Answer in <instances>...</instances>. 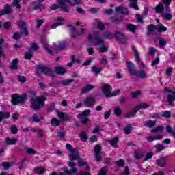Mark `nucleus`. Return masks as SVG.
<instances>
[{"mask_svg": "<svg viewBox=\"0 0 175 175\" xmlns=\"http://www.w3.org/2000/svg\"><path fill=\"white\" fill-rule=\"evenodd\" d=\"M154 31H157V32L162 33V32H166L167 31V27L166 26H164L162 23H160L157 25L154 26Z\"/></svg>", "mask_w": 175, "mask_h": 175, "instance_id": "obj_18", "label": "nucleus"}, {"mask_svg": "<svg viewBox=\"0 0 175 175\" xmlns=\"http://www.w3.org/2000/svg\"><path fill=\"white\" fill-rule=\"evenodd\" d=\"M127 64L129 72L132 75V76H136L137 77H139V79H147L148 76L145 70H136V68H135V65H133L132 62H128Z\"/></svg>", "mask_w": 175, "mask_h": 175, "instance_id": "obj_1", "label": "nucleus"}, {"mask_svg": "<svg viewBox=\"0 0 175 175\" xmlns=\"http://www.w3.org/2000/svg\"><path fill=\"white\" fill-rule=\"evenodd\" d=\"M25 152L27 154H29V155H36V150H33L32 148H26L25 149Z\"/></svg>", "mask_w": 175, "mask_h": 175, "instance_id": "obj_38", "label": "nucleus"}, {"mask_svg": "<svg viewBox=\"0 0 175 175\" xmlns=\"http://www.w3.org/2000/svg\"><path fill=\"white\" fill-rule=\"evenodd\" d=\"M81 139L82 142H85L87 140V133L82 131L80 134Z\"/></svg>", "mask_w": 175, "mask_h": 175, "instance_id": "obj_57", "label": "nucleus"}, {"mask_svg": "<svg viewBox=\"0 0 175 175\" xmlns=\"http://www.w3.org/2000/svg\"><path fill=\"white\" fill-rule=\"evenodd\" d=\"M156 163L157 166H159V167H165V166L167 165L166 157L163 156L160 157L159 159L156 160Z\"/></svg>", "mask_w": 175, "mask_h": 175, "instance_id": "obj_17", "label": "nucleus"}, {"mask_svg": "<svg viewBox=\"0 0 175 175\" xmlns=\"http://www.w3.org/2000/svg\"><path fill=\"white\" fill-rule=\"evenodd\" d=\"M91 70L94 75H99L100 72H102V68L97 66H94L91 68Z\"/></svg>", "mask_w": 175, "mask_h": 175, "instance_id": "obj_33", "label": "nucleus"}, {"mask_svg": "<svg viewBox=\"0 0 175 175\" xmlns=\"http://www.w3.org/2000/svg\"><path fill=\"white\" fill-rule=\"evenodd\" d=\"M0 166H3V167H4L5 170H8V169H9V167H10V166H12V164H10V163H8V162H3Z\"/></svg>", "mask_w": 175, "mask_h": 175, "instance_id": "obj_53", "label": "nucleus"}, {"mask_svg": "<svg viewBox=\"0 0 175 175\" xmlns=\"http://www.w3.org/2000/svg\"><path fill=\"white\" fill-rule=\"evenodd\" d=\"M118 143V137H116L110 141V144H111L113 147H116Z\"/></svg>", "mask_w": 175, "mask_h": 175, "instance_id": "obj_52", "label": "nucleus"}, {"mask_svg": "<svg viewBox=\"0 0 175 175\" xmlns=\"http://www.w3.org/2000/svg\"><path fill=\"white\" fill-rule=\"evenodd\" d=\"M69 159L70 161H78L79 167H81V166H87V162L80 161L81 159L80 158L79 152L70 154Z\"/></svg>", "mask_w": 175, "mask_h": 175, "instance_id": "obj_11", "label": "nucleus"}, {"mask_svg": "<svg viewBox=\"0 0 175 175\" xmlns=\"http://www.w3.org/2000/svg\"><path fill=\"white\" fill-rule=\"evenodd\" d=\"M111 87L109 85H104L102 86V90L106 98H111L120 94V90H116L111 92Z\"/></svg>", "mask_w": 175, "mask_h": 175, "instance_id": "obj_6", "label": "nucleus"}, {"mask_svg": "<svg viewBox=\"0 0 175 175\" xmlns=\"http://www.w3.org/2000/svg\"><path fill=\"white\" fill-rule=\"evenodd\" d=\"M88 40L90 43H94V46H105V42H103V39L100 36V32L96 31L92 35H89Z\"/></svg>", "mask_w": 175, "mask_h": 175, "instance_id": "obj_3", "label": "nucleus"}, {"mask_svg": "<svg viewBox=\"0 0 175 175\" xmlns=\"http://www.w3.org/2000/svg\"><path fill=\"white\" fill-rule=\"evenodd\" d=\"M67 27H69L70 28V33L72 38H77V36H80V33H79V31L76 29L72 25H68Z\"/></svg>", "mask_w": 175, "mask_h": 175, "instance_id": "obj_20", "label": "nucleus"}, {"mask_svg": "<svg viewBox=\"0 0 175 175\" xmlns=\"http://www.w3.org/2000/svg\"><path fill=\"white\" fill-rule=\"evenodd\" d=\"M66 47V42H62L59 43L58 45L53 44L52 49H49L47 45H44V49L49 53V54H51V55H55L56 54H58V51H61V50H64Z\"/></svg>", "mask_w": 175, "mask_h": 175, "instance_id": "obj_2", "label": "nucleus"}, {"mask_svg": "<svg viewBox=\"0 0 175 175\" xmlns=\"http://www.w3.org/2000/svg\"><path fill=\"white\" fill-rule=\"evenodd\" d=\"M55 72L57 75H65L66 73V69L62 66H57L55 68Z\"/></svg>", "mask_w": 175, "mask_h": 175, "instance_id": "obj_26", "label": "nucleus"}, {"mask_svg": "<svg viewBox=\"0 0 175 175\" xmlns=\"http://www.w3.org/2000/svg\"><path fill=\"white\" fill-rule=\"evenodd\" d=\"M126 28L127 31H129V32H132L133 33L136 32V25L131 24V23H127L126 25Z\"/></svg>", "mask_w": 175, "mask_h": 175, "instance_id": "obj_30", "label": "nucleus"}, {"mask_svg": "<svg viewBox=\"0 0 175 175\" xmlns=\"http://www.w3.org/2000/svg\"><path fill=\"white\" fill-rule=\"evenodd\" d=\"M74 81H75L74 79L62 81L57 82V85H58L59 87H61V85H64V87H66V85H69L70 83H73Z\"/></svg>", "mask_w": 175, "mask_h": 175, "instance_id": "obj_25", "label": "nucleus"}, {"mask_svg": "<svg viewBox=\"0 0 175 175\" xmlns=\"http://www.w3.org/2000/svg\"><path fill=\"white\" fill-rule=\"evenodd\" d=\"M171 116L172 112H170V111H165L161 115V116L165 117V118H170Z\"/></svg>", "mask_w": 175, "mask_h": 175, "instance_id": "obj_55", "label": "nucleus"}, {"mask_svg": "<svg viewBox=\"0 0 175 175\" xmlns=\"http://www.w3.org/2000/svg\"><path fill=\"white\" fill-rule=\"evenodd\" d=\"M31 107L34 109V110H39V109H42V107L44 106L46 97H44V96L36 97L31 99Z\"/></svg>", "mask_w": 175, "mask_h": 175, "instance_id": "obj_4", "label": "nucleus"}, {"mask_svg": "<svg viewBox=\"0 0 175 175\" xmlns=\"http://www.w3.org/2000/svg\"><path fill=\"white\" fill-rule=\"evenodd\" d=\"M166 43H167V41L165 39H160L159 41V44L161 47H165V46H166Z\"/></svg>", "mask_w": 175, "mask_h": 175, "instance_id": "obj_58", "label": "nucleus"}, {"mask_svg": "<svg viewBox=\"0 0 175 175\" xmlns=\"http://www.w3.org/2000/svg\"><path fill=\"white\" fill-rule=\"evenodd\" d=\"M94 88H95V86L88 84L81 90V93L87 94L88 92H90V91L94 90Z\"/></svg>", "mask_w": 175, "mask_h": 175, "instance_id": "obj_24", "label": "nucleus"}, {"mask_svg": "<svg viewBox=\"0 0 175 175\" xmlns=\"http://www.w3.org/2000/svg\"><path fill=\"white\" fill-rule=\"evenodd\" d=\"M136 113H137V111L136 110V108H134L133 111L125 114L124 117L126 118H131V117H133V116H135V114H136Z\"/></svg>", "mask_w": 175, "mask_h": 175, "instance_id": "obj_40", "label": "nucleus"}, {"mask_svg": "<svg viewBox=\"0 0 175 175\" xmlns=\"http://www.w3.org/2000/svg\"><path fill=\"white\" fill-rule=\"evenodd\" d=\"M131 132H132V125L128 124L125 126V128L124 129V133L126 135H129L131 133Z\"/></svg>", "mask_w": 175, "mask_h": 175, "instance_id": "obj_41", "label": "nucleus"}, {"mask_svg": "<svg viewBox=\"0 0 175 175\" xmlns=\"http://www.w3.org/2000/svg\"><path fill=\"white\" fill-rule=\"evenodd\" d=\"M68 3L70 5V6H76V5H80V3H81V0H74L73 3H72L70 0H68Z\"/></svg>", "mask_w": 175, "mask_h": 175, "instance_id": "obj_51", "label": "nucleus"}, {"mask_svg": "<svg viewBox=\"0 0 175 175\" xmlns=\"http://www.w3.org/2000/svg\"><path fill=\"white\" fill-rule=\"evenodd\" d=\"M38 49H39V46H38V44L36 43H33L31 46L30 49H29V51H36V50H38Z\"/></svg>", "mask_w": 175, "mask_h": 175, "instance_id": "obj_50", "label": "nucleus"}, {"mask_svg": "<svg viewBox=\"0 0 175 175\" xmlns=\"http://www.w3.org/2000/svg\"><path fill=\"white\" fill-rule=\"evenodd\" d=\"M96 103V99H95V97L92 96L86 98L83 101V103L86 107H92Z\"/></svg>", "mask_w": 175, "mask_h": 175, "instance_id": "obj_15", "label": "nucleus"}, {"mask_svg": "<svg viewBox=\"0 0 175 175\" xmlns=\"http://www.w3.org/2000/svg\"><path fill=\"white\" fill-rule=\"evenodd\" d=\"M67 165L71 167L70 170H66L64 172H60L58 175H72V173H76L77 169L76 168V164L72 161L67 162Z\"/></svg>", "mask_w": 175, "mask_h": 175, "instance_id": "obj_10", "label": "nucleus"}, {"mask_svg": "<svg viewBox=\"0 0 175 175\" xmlns=\"http://www.w3.org/2000/svg\"><path fill=\"white\" fill-rule=\"evenodd\" d=\"M17 79L20 83H25L27 81V79L24 76L18 75Z\"/></svg>", "mask_w": 175, "mask_h": 175, "instance_id": "obj_59", "label": "nucleus"}, {"mask_svg": "<svg viewBox=\"0 0 175 175\" xmlns=\"http://www.w3.org/2000/svg\"><path fill=\"white\" fill-rule=\"evenodd\" d=\"M27 94H23L21 95H18V94H14L11 96V103L13 106H17L19 103L22 104L27 100Z\"/></svg>", "mask_w": 175, "mask_h": 175, "instance_id": "obj_5", "label": "nucleus"}, {"mask_svg": "<svg viewBox=\"0 0 175 175\" xmlns=\"http://www.w3.org/2000/svg\"><path fill=\"white\" fill-rule=\"evenodd\" d=\"M10 69H12V70H17V69H18V59L12 60Z\"/></svg>", "mask_w": 175, "mask_h": 175, "instance_id": "obj_28", "label": "nucleus"}, {"mask_svg": "<svg viewBox=\"0 0 175 175\" xmlns=\"http://www.w3.org/2000/svg\"><path fill=\"white\" fill-rule=\"evenodd\" d=\"M113 113H114L115 116H117L118 117L119 116H121V114H122V110L121 109V108L120 107H116L113 109Z\"/></svg>", "mask_w": 175, "mask_h": 175, "instance_id": "obj_42", "label": "nucleus"}, {"mask_svg": "<svg viewBox=\"0 0 175 175\" xmlns=\"http://www.w3.org/2000/svg\"><path fill=\"white\" fill-rule=\"evenodd\" d=\"M17 24L18 27L22 29L21 31V34L23 36H28V29H27V27L25 26V22L21 20L17 23Z\"/></svg>", "mask_w": 175, "mask_h": 175, "instance_id": "obj_14", "label": "nucleus"}, {"mask_svg": "<svg viewBox=\"0 0 175 175\" xmlns=\"http://www.w3.org/2000/svg\"><path fill=\"white\" fill-rule=\"evenodd\" d=\"M10 117V113L8 111H0V123L4 120H8Z\"/></svg>", "mask_w": 175, "mask_h": 175, "instance_id": "obj_22", "label": "nucleus"}, {"mask_svg": "<svg viewBox=\"0 0 175 175\" xmlns=\"http://www.w3.org/2000/svg\"><path fill=\"white\" fill-rule=\"evenodd\" d=\"M5 143L8 146H13V144H16V143H17V139L7 137L5 139Z\"/></svg>", "mask_w": 175, "mask_h": 175, "instance_id": "obj_36", "label": "nucleus"}, {"mask_svg": "<svg viewBox=\"0 0 175 175\" xmlns=\"http://www.w3.org/2000/svg\"><path fill=\"white\" fill-rule=\"evenodd\" d=\"M51 124H52L53 126H59L61 122L57 118H53L51 120Z\"/></svg>", "mask_w": 175, "mask_h": 175, "instance_id": "obj_47", "label": "nucleus"}, {"mask_svg": "<svg viewBox=\"0 0 175 175\" xmlns=\"http://www.w3.org/2000/svg\"><path fill=\"white\" fill-rule=\"evenodd\" d=\"M11 132L13 135H17L18 133V129L15 125L11 126Z\"/></svg>", "mask_w": 175, "mask_h": 175, "instance_id": "obj_54", "label": "nucleus"}, {"mask_svg": "<svg viewBox=\"0 0 175 175\" xmlns=\"http://www.w3.org/2000/svg\"><path fill=\"white\" fill-rule=\"evenodd\" d=\"M154 10L156 13H159V14H163V12H165V8L163 6V4L159 3V5L154 8Z\"/></svg>", "mask_w": 175, "mask_h": 175, "instance_id": "obj_23", "label": "nucleus"}, {"mask_svg": "<svg viewBox=\"0 0 175 175\" xmlns=\"http://www.w3.org/2000/svg\"><path fill=\"white\" fill-rule=\"evenodd\" d=\"M98 29L100 31H103L105 29V24L102 22H98L97 25Z\"/></svg>", "mask_w": 175, "mask_h": 175, "instance_id": "obj_63", "label": "nucleus"}, {"mask_svg": "<svg viewBox=\"0 0 175 175\" xmlns=\"http://www.w3.org/2000/svg\"><path fill=\"white\" fill-rule=\"evenodd\" d=\"M57 2L59 3V8L62 12L69 13V7L65 5L69 2V0H57Z\"/></svg>", "mask_w": 175, "mask_h": 175, "instance_id": "obj_13", "label": "nucleus"}, {"mask_svg": "<svg viewBox=\"0 0 175 175\" xmlns=\"http://www.w3.org/2000/svg\"><path fill=\"white\" fill-rule=\"evenodd\" d=\"M116 164L118 167H124L125 166V160L120 159L116 162Z\"/></svg>", "mask_w": 175, "mask_h": 175, "instance_id": "obj_48", "label": "nucleus"}, {"mask_svg": "<svg viewBox=\"0 0 175 175\" xmlns=\"http://www.w3.org/2000/svg\"><path fill=\"white\" fill-rule=\"evenodd\" d=\"M32 121H33V122H40L42 121V119L40 118H39V116L37 113H34L32 116L31 118Z\"/></svg>", "mask_w": 175, "mask_h": 175, "instance_id": "obj_43", "label": "nucleus"}, {"mask_svg": "<svg viewBox=\"0 0 175 175\" xmlns=\"http://www.w3.org/2000/svg\"><path fill=\"white\" fill-rule=\"evenodd\" d=\"M141 94H142V92L141 91H137V92H132L131 93V96L133 98H137V96H139Z\"/></svg>", "mask_w": 175, "mask_h": 175, "instance_id": "obj_64", "label": "nucleus"}, {"mask_svg": "<svg viewBox=\"0 0 175 175\" xmlns=\"http://www.w3.org/2000/svg\"><path fill=\"white\" fill-rule=\"evenodd\" d=\"M57 23H55L51 25L52 29H55L56 27H59V25H62V21H65V19L62 17H59L57 18Z\"/></svg>", "mask_w": 175, "mask_h": 175, "instance_id": "obj_27", "label": "nucleus"}, {"mask_svg": "<svg viewBox=\"0 0 175 175\" xmlns=\"http://www.w3.org/2000/svg\"><path fill=\"white\" fill-rule=\"evenodd\" d=\"M36 69H37V75H38V76H40L42 73H44V75H47L51 77H54V73H53V70H51V68L47 66L38 65L36 66Z\"/></svg>", "mask_w": 175, "mask_h": 175, "instance_id": "obj_7", "label": "nucleus"}, {"mask_svg": "<svg viewBox=\"0 0 175 175\" xmlns=\"http://www.w3.org/2000/svg\"><path fill=\"white\" fill-rule=\"evenodd\" d=\"M154 33V25L150 24L148 25L147 35L151 36Z\"/></svg>", "mask_w": 175, "mask_h": 175, "instance_id": "obj_37", "label": "nucleus"}, {"mask_svg": "<svg viewBox=\"0 0 175 175\" xmlns=\"http://www.w3.org/2000/svg\"><path fill=\"white\" fill-rule=\"evenodd\" d=\"M66 148L70 152H72V154H76V152H75V149L72 148V145H70V144H66Z\"/></svg>", "mask_w": 175, "mask_h": 175, "instance_id": "obj_56", "label": "nucleus"}, {"mask_svg": "<svg viewBox=\"0 0 175 175\" xmlns=\"http://www.w3.org/2000/svg\"><path fill=\"white\" fill-rule=\"evenodd\" d=\"M118 1H120V2H122V1H124V0H118ZM129 1L130 2H131L129 4L130 8H133L135 10H139V6H137V3H136V2H137V0H129Z\"/></svg>", "mask_w": 175, "mask_h": 175, "instance_id": "obj_29", "label": "nucleus"}, {"mask_svg": "<svg viewBox=\"0 0 175 175\" xmlns=\"http://www.w3.org/2000/svg\"><path fill=\"white\" fill-rule=\"evenodd\" d=\"M165 90L167 91V92H171V94H169L167 96V102L170 106H174V104L173 102L175 100V92H172V90L165 88Z\"/></svg>", "mask_w": 175, "mask_h": 175, "instance_id": "obj_16", "label": "nucleus"}, {"mask_svg": "<svg viewBox=\"0 0 175 175\" xmlns=\"http://www.w3.org/2000/svg\"><path fill=\"white\" fill-rule=\"evenodd\" d=\"M12 13V8L8 4L4 6V8L0 12V16H5V14H10Z\"/></svg>", "mask_w": 175, "mask_h": 175, "instance_id": "obj_19", "label": "nucleus"}, {"mask_svg": "<svg viewBox=\"0 0 175 175\" xmlns=\"http://www.w3.org/2000/svg\"><path fill=\"white\" fill-rule=\"evenodd\" d=\"M57 116H58V117H59V118L61 120H64V121H69V120H70V118H72V116H69V114L65 113L64 112H58Z\"/></svg>", "mask_w": 175, "mask_h": 175, "instance_id": "obj_21", "label": "nucleus"}, {"mask_svg": "<svg viewBox=\"0 0 175 175\" xmlns=\"http://www.w3.org/2000/svg\"><path fill=\"white\" fill-rule=\"evenodd\" d=\"M114 36L116 40L120 42V43H126V42H128V38L122 33V32L116 31Z\"/></svg>", "mask_w": 175, "mask_h": 175, "instance_id": "obj_12", "label": "nucleus"}, {"mask_svg": "<svg viewBox=\"0 0 175 175\" xmlns=\"http://www.w3.org/2000/svg\"><path fill=\"white\" fill-rule=\"evenodd\" d=\"M163 3L165 5V14H163L162 15V17L165 18V20H167L168 21H170L172 18H173V16L172 15V9L170 8V3H172V0H161Z\"/></svg>", "mask_w": 175, "mask_h": 175, "instance_id": "obj_8", "label": "nucleus"}, {"mask_svg": "<svg viewBox=\"0 0 175 175\" xmlns=\"http://www.w3.org/2000/svg\"><path fill=\"white\" fill-rule=\"evenodd\" d=\"M131 50L134 54V58L135 59L137 65H138L140 69H144V68H146V64L143 63V61L140 60V56L139 55V52L137 51V49H136V47L133 46H131Z\"/></svg>", "mask_w": 175, "mask_h": 175, "instance_id": "obj_9", "label": "nucleus"}, {"mask_svg": "<svg viewBox=\"0 0 175 175\" xmlns=\"http://www.w3.org/2000/svg\"><path fill=\"white\" fill-rule=\"evenodd\" d=\"M38 1H34L32 4V6L33 9L36 10H38V9L40 10V12H42V8H40V3L43 2L44 0H38Z\"/></svg>", "mask_w": 175, "mask_h": 175, "instance_id": "obj_31", "label": "nucleus"}, {"mask_svg": "<svg viewBox=\"0 0 175 175\" xmlns=\"http://www.w3.org/2000/svg\"><path fill=\"white\" fill-rule=\"evenodd\" d=\"M103 36L105 39H113L114 38V35L110 31H105Z\"/></svg>", "mask_w": 175, "mask_h": 175, "instance_id": "obj_39", "label": "nucleus"}, {"mask_svg": "<svg viewBox=\"0 0 175 175\" xmlns=\"http://www.w3.org/2000/svg\"><path fill=\"white\" fill-rule=\"evenodd\" d=\"M148 107V105L146 103H142L140 104H138L135 108L137 111H139V110H142V109H147Z\"/></svg>", "mask_w": 175, "mask_h": 175, "instance_id": "obj_34", "label": "nucleus"}, {"mask_svg": "<svg viewBox=\"0 0 175 175\" xmlns=\"http://www.w3.org/2000/svg\"><path fill=\"white\" fill-rule=\"evenodd\" d=\"M166 131L170 135L172 136L174 139H175V131L174 129H172V128L170 126V125H167L166 126Z\"/></svg>", "mask_w": 175, "mask_h": 175, "instance_id": "obj_35", "label": "nucleus"}, {"mask_svg": "<svg viewBox=\"0 0 175 175\" xmlns=\"http://www.w3.org/2000/svg\"><path fill=\"white\" fill-rule=\"evenodd\" d=\"M3 42H5V40L0 39V58L5 57V53L2 51V49H3ZM1 65H2V63L0 61V66Z\"/></svg>", "mask_w": 175, "mask_h": 175, "instance_id": "obj_32", "label": "nucleus"}, {"mask_svg": "<svg viewBox=\"0 0 175 175\" xmlns=\"http://www.w3.org/2000/svg\"><path fill=\"white\" fill-rule=\"evenodd\" d=\"M98 175H107V169L106 167L101 169L98 172Z\"/></svg>", "mask_w": 175, "mask_h": 175, "instance_id": "obj_60", "label": "nucleus"}, {"mask_svg": "<svg viewBox=\"0 0 175 175\" xmlns=\"http://www.w3.org/2000/svg\"><path fill=\"white\" fill-rule=\"evenodd\" d=\"M100 146L99 145H96L95 147H94V154H100Z\"/></svg>", "mask_w": 175, "mask_h": 175, "instance_id": "obj_62", "label": "nucleus"}, {"mask_svg": "<svg viewBox=\"0 0 175 175\" xmlns=\"http://www.w3.org/2000/svg\"><path fill=\"white\" fill-rule=\"evenodd\" d=\"M144 124L147 128H153L154 127V121H152V120L145 121L144 122Z\"/></svg>", "mask_w": 175, "mask_h": 175, "instance_id": "obj_45", "label": "nucleus"}, {"mask_svg": "<svg viewBox=\"0 0 175 175\" xmlns=\"http://www.w3.org/2000/svg\"><path fill=\"white\" fill-rule=\"evenodd\" d=\"M164 128L162 126H158L157 127H155L154 129V133H158V132H162L163 131Z\"/></svg>", "mask_w": 175, "mask_h": 175, "instance_id": "obj_61", "label": "nucleus"}, {"mask_svg": "<svg viewBox=\"0 0 175 175\" xmlns=\"http://www.w3.org/2000/svg\"><path fill=\"white\" fill-rule=\"evenodd\" d=\"M157 152H161V151H163L165 149V146L161 144H157L155 146Z\"/></svg>", "mask_w": 175, "mask_h": 175, "instance_id": "obj_44", "label": "nucleus"}, {"mask_svg": "<svg viewBox=\"0 0 175 175\" xmlns=\"http://www.w3.org/2000/svg\"><path fill=\"white\" fill-rule=\"evenodd\" d=\"M24 57H25V59H31L33 57L32 51H29L25 52Z\"/></svg>", "mask_w": 175, "mask_h": 175, "instance_id": "obj_46", "label": "nucleus"}, {"mask_svg": "<svg viewBox=\"0 0 175 175\" xmlns=\"http://www.w3.org/2000/svg\"><path fill=\"white\" fill-rule=\"evenodd\" d=\"M134 155L135 157V159H140V158H142V157H143V153H142V152H140V150H135L134 152Z\"/></svg>", "mask_w": 175, "mask_h": 175, "instance_id": "obj_49", "label": "nucleus"}]
</instances>
